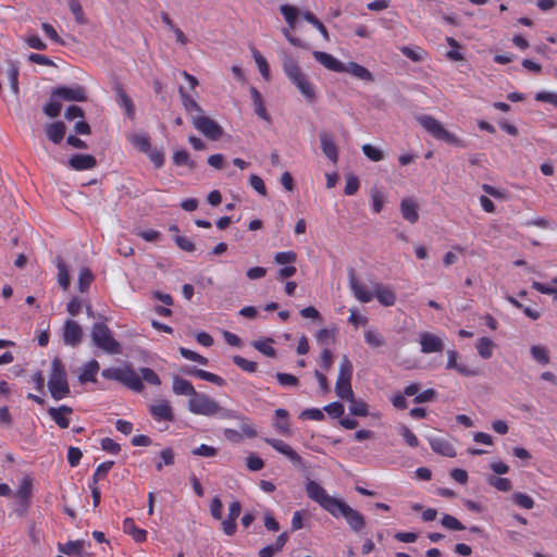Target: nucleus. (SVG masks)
<instances>
[{"instance_id": "nucleus-33", "label": "nucleus", "mask_w": 557, "mask_h": 557, "mask_svg": "<svg viewBox=\"0 0 557 557\" xmlns=\"http://www.w3.org/2000/svg\"><path fill=\"white\" fill-rule=\"evenodd\" d=\"M430 445L433 451L445 457H455L456 455L454 446L444 438H434L430 442Z\"/></svg>"}, {"instance_id": "nucleus-26", "label": "nucleus", "mask_w": 557, "mask_h": 557, "mask_svg": "<svg viewBox=\"0 0 557 557\" xmlns=\"http://www.w3.org/2000/svg\"><path fill=\"white\" fill-rule=\"evenodd\" d=\"M33 491V481L29 476H24L16 490L14 497L23 507H27Z\"/></svg>"}, {"instance_id": "nucleus-60", "label": "nucleus", "mask_w": 557, "mask_h": 557, "mask_svg": "<svg viewBox=\"0 0 557 557\" xmlns=\"http://www.w3.org/2000/svg\"><path fill=\"white\" fill-rule=\"evenodd\" d=\"M237 417H238L237 419L242 421V424H240L242 434L248 438H255L258 435V432L255 429V426L250 423L249 419L246 417H239L238 414H237Z\"/></svg>"}, {"instance_id": "nucleus-48", "label": "nucleus", "mask_w": 557, "mask_h": 557, "mask_svg": "<svg viewBox=\"0 0 557 557\" xmlns=\"http://www.w3.org/2000/svg\"><path fill=\"white\" fill-rule=\"evenodd\" d=\"M487 483L500 492H509L512 488V483L507 478L491 475L487 479Z\"/></svg>"}, {"instance_id": "nucleus-30", "label": "nucleus", "mask_w": 557, "mask_h": 557, "mask_svg": "<svg viewBox=\"0 0 557 557\" xmlns=\"http://www.w3.org/2000/svg\"><path fill=\"white\" fill-rule=\"evenodd\" d=\"M116 96V101L119 106L124 110L125 115L129 120H134L136 111L132 98L125 92L123 88H117Z\"/></svg>"}, {"instance_id": "nucleus-52", "label": "nucleus", "mask_w": 557, "mask_h": 557, "mask_svg": "<svg viewBox=\"0 0 557 557\" xmlns=\"http://www.w3.org/2000/svg\"><path fill=\"white\" fill-rule=\"evenodd\" d=\"M252 55L262 77L269 79L270 67L267 60L261 55V53L257 49L252 50Z\"/></svg>"}, {"instance_id": "nucleus-51", "label": "nucleus", "mask_w": 557, "mask_h": 557, "mask_svg": "<svg viewBox=\"0 0 557 557\" xmlns=\"http://www.w3.org/2000/svg\"><path fill=\"white\" fill-rule=\"evenodd\" d=\"M441 524L453 531H462L466 527L454 516L445 513L441 519Z\"/></svg>"}, {"instance_id": "nucleus-38", "label": "nucleus", "mask_w": 557, "mask_h": 557, "mask_svg": "<svg viewBox=\"0 0 557 557\" xmlns=\"http://www.w3.org/2000/svg\"><path fill=\"white\" fill-rule=\"evenodd\" d=\"M350 403L349 411L357 417H366L369 413L368 404L362 399H356L354 396L347 399Z\"/></svg>"}, {"instance_id": "nucleus-61", "label": "nucleus", "mask_w": 557, "mask_h": 557, "mask_svg": "<svg viewBox=\"0 0 557 557\" xmlns=\"http://www.w3.org/2000/svg\"><path fill=\"white\" fill-rule=\"evenodd\" d=\"M400 435L404 437L406 444L412 448L419 446V440L417 435L406 425H403L399 430Z\"/></svg>"}, {"instance_id": "nucleus-29", "label": "nucleus", "mask_w": 557, "mask_h": 557, "mask_svg": "<svg viewBox=\"0 0 557 557\" xmlns=\"http://www.w3.org/2000/svg\"><path fill=\"white\" fill-rule=\"evenodd\" d=\"M344 69L346 73L351 74L352 76L357 77L358 79L364 81V82H373L374 76L373 74L363 65L358 64L356 62H349L347 65L344 64Z\"/></svg>"}, {"instance_id": "nucleus-25", "label": "nucleus", "mask_w": 557, "mask_h": 557, "mask_svg": "<svg viewBox=\"0 0 557 557\" xmlns=\"http://www.w3.org/2000/svg\"><path fill=\"white\" fill-rule=\"evenodd\" d=\"M447 357H448V360H447V363H446V369L447 370H453L454 369L459 374L465 375V376H474V375L478 374L476 370H471L467 366L460 364V363L457 362V360L459 358V352L458 351H456V350H448L447 351Z\"/></svg>"}, {"instance_id": "nucleus-27", "label": "nucleus", "mask_w": 557, "mask_h": 557, "mask_svg": "<svg viewBox=\"0 0 557 557\" xmlns=\"http://www.w3.org/2000/svg\"><path fill=\"white\" fill-rule=\"evenodd\" d=\"M400 212L403 218L410 223H416L419 219L418 203L412 198L401 200Z\"/></svg>"}, {"instance_id": "nucleus-44", "label": "nucleus", "mask_w": 557, "mask_h": 557, "mask_svg": "<svg viewBox=\"0 0 557 557\" xmlns=\"http://www.w3.org/2000/svg\"><path fill=\"white\" fill-rule=\"evenodd\" d=\"M354 367L349 358L344 355L342 357L338 370L337 380H350L352 379Z\"/></svg>"}, {"instance_id": "nucleus-49", "label": "nucleus", "mask_w": 557, "mask_h": 557, "mask_svg": "<svg viewBox=\"0 0 557 557\" xmlns=\"http://www.w3.org/2000/svg\"><path fill=\"white\" fill-rule=\"evenodd\" d=\"M173 163L177 166L187 165L190 169L195 168V162L190 159L189 153L182 149L173 153Z\"/></svg>"}, {"instance_id": "nucleus-2", "label": "nucleus", "mask_w": 557, "mask_h": 557, "mask_svg": "<svg viewBox=\"0 0 557 557\" xmlns=\"http://www.w3.org/2000/svg\"><path fill=\"white\" fill-rule=\"evenodd\" d=\"M188 410L194 414L216 417L219 419H237V413L220 406L212 397L203 393H196L188 399Z\"/></svg>"}, {"instance_id": "nucleus-7", "label": "nucleus", "mask_w": 557, "mask_h": 557, "mask_svg": "<svg viewBox=\"0 0 557 557\" xmlns=\"http://www.w3.org/2000/svg\"><path fill=\"white\" fill-rule=\"evenodd\" d=\"M331 515L335 518L343 517L350 530L356 533L361 532L366 527L364 516L342 499L338 502V505L334 507V513Z\"/></svg>"}, {"instance_id": "nucleus-59", "label": "nucleus", "mask_w": 557, "mask_h": 557, "mask_svg": "<svg viewBox=\"0 0 557 557\" xmlns=\"http://www.w3.org/2000/svg\"><path fill=\"white\" fill-rule=\"evenodd\" d=\"M319 366L322 370L329 371L334 362V356L333 352L329 348H324L321 351L320 358H319Z\"/></svg>"}, {"instance_id": "nucleus-12", "label": "nucleus", "mask_w": 557, "mask_h": 557, "mask_svg": "<svg viewBox=\"0 0 557 557\" xmlns=\"http://www.w3.org/2000/svg\"><path fill=\"white\" fill-rule=\"evenodd\" d=\"M264 442L267 444H269L277 453L287 457L294 466L302 465L301 456L290 445H288L284 441L278 440V438L265 437Z\"/></svg>"}, {"instance_id": "nucleus-6", "label": "nucleus", "mask_w": 557, "mask_h": 557, "mask_svg": "<svg viewBox=\"0 0 557 557\" xmlns=\"http://www.w3.org/2000/svg\"><path fill=\"white\" fill-rule=\"evenodd\" d=\"M94 344L103 351L117 355L121 352V344L113 337L111 330L103 322H96L91 326Z\"/></svg>"}, {"instance_id": "nucleus-13", "label": "nucleus", "mask_w": 557, "mask_h": 557, "mask_svg": "<svg viewBox=\"0 0 557 557\" xmlns=\"http://www.w3.org/2000/svg\"><path fill=\"white\" fill-rule=\"evenodd\" d=\"M419 343L423 354L442 352L444 349L442 338L430 332H421L419 334Z\"/></svg>"}, {"instance_id": "nucleus-23", "label": "nucleus", "mask_w": 557, "mask_h": 557, "mask_svg": "<svg viewBox=\"0 0 557 557\" xmlns=\"http://www.w3.org/2000/svg\"><path fill=\"white\" fill-rule=\"evenodd\" d=\"M374 297L385 307L394 306L396 302V294L394 290L381 283L374 285Z\"/></svg>"}, {"instance_id": "nucleus-16", "label": "nucleus", "mask_w": 557, "mask_h": 557, "mask_svg": "<svg viewBox=\"0 0 557 557\" xmlns=\"http://www.w3.org/2000/svg\"><path fill=\"white\" fill-rule=\"evenodd\" d=\"M349 286L354 296L360 302L367 304L374 298L373 293L367 287V285L360 282L352 273L349 275Z\"/></svg>"}, {"instance_id": "nucleus-58", "label": "nucleus", "mask_w": 557, "mask_h": 557, "mask_svg": "<svg viewBox=\"0 0 557 557\" xmlns=\"http://www.w3.org/2000/svg\"><path fill=\"white\" fill-rule=\"evenodd\" d=\"M180 354L185 359L198 362V363L203 364V366L208 364V359L206 357H203V356L199 355L198 352L193 351V350H190L188 348L180 347Z\"/></svg>"}, {"instance_id": "nucleus-41", "label": "nucleus", "mask_w": 557, "mask_h": 557, "mask_svg": "<svg viewBox=\"0 0 557 557\" xmlns=\"http://www.w3.org/2000/svg\"><path fill=\"white\" fill-rule=\"evenodd\" d=\"M364 342L373 348H380L385 345L383 335L376 330H367L364 332Z\"/></svg>"}, {"instance_id": "nucleus-50", "label": "nucleus", "mask_w": 557, "mask_h": 557, "mask_svg": "<svg viewBox=\"0 0 557 557\" xmlns=\"http://www.w3.org/2000/svg\"><path fill=\"white\" fill-rule=\"evenodd\" d=\"M273 341L271 338H268L265 341H256L253 342V347L261 354H263L267 357H275V349L272 346Z\"/></svg>"}, {"instance_id": "nucleus-15", "label": "nucleus", "mask_w": 557, "mask_h": 557, "mask_svg": "<svg viewBox=\"0 0 557 557\" xmlns=\"http://www.w3.org/2000/svg\"><path fill=\"white\" fill-rule=\"evenodd\" d=\"M319 138L322 152L333 164H336L338 161V149L333 136L327 132H321Z\"/></svg>"}, {"instance_id": "nucleus-37", "label": "nucleus", "mask_w": 557, "mask_h": 557, "mask_svg": "<svg viewBox=\"0 0 557 557\" xmlns=\"http://www.w3.org/2000/svg\"><path fill=\"white\" fill-rule=\"evenodd\" d=\"M335 393L343 400H347L348 398H351L354 395V392L351 388V381L350 380H336Z\"/></svg>"}, {"instance_id": "nucleus-24", "label": "nucleus", "mask_w": 557, "mask_h": 557, "mask_svg": "<svg viewBox=\"0 0 557 557\" xmlns=\"http://www.w3.org/2000/svg\"><path fill=\"white\" fill-rule=\"evenodd\" d=\"M123 532L129 535L136 543H144L147 540V531L138 528L133 518L124 519Z\"/></svg>"}, {"instance_id": "nucleus-14", "label": "nucleus", "mask_w": 557, "mask_h": 557, "mask_svg": "<svg viewBox=\"0 0 557 557\" xmlns=\"http://www.w3.org/2000/svg\"><path fill=\"white\" fill-rule=\"evenodd\" d=\"M83 337L82 326L74 320H66L63 326V341L66 345L75 347L81 344Z\"/></svg>"}, {"instance_id": "nucleus-34", "label": "nucleus", "mask_w": 557, "mask_h": 557, "mask_svg": "<svg viewBox=\"0 0 557 557\" xmlns=\"http://www.w3.org/2000/svg\"><path fill=\"white\" fill-rule=\"evenodd\" d=\"M479 356L483 359H490L495 348L494 342L488 337H480L475 344Z\"/></svg>"}, {"instance_id": "nucleus-1", "label": "nucleus", "mask_w": 557, "mask_h": 557, "mask_svg": "<svg viewBox=\"0 0 557 557\" xmlns=\"http://www.w3.org/2000/svg\"><path fill=\"white\" fill-rule=\"evenodd\" d=\"M140 374L141 376L136 373L131 364L106 368L101 372L104 379L119 382L128 389L137 393L144 391L143 380L150 385L159 386L161 384L159 375L150 368H141Z\"/></svg>"}, {"instance_id": "nucleus-18", "label": "nucleus", "mask_w": 557, "mask_h": 557, "mask_svg": "<svg viewBox=\"0 0 557 557\" xmlns=\"http://www.w3.org/2000/svg\"><path fill=\"white\" fill-rule=\"evenodd\" d=\"M73 413V408L66 405H62L58 408L51 407L48 409L49 417L54 421V423L61 428L66 429L70 425L69 414Z\"/></svg>"}, {"instance_id": "nucleus-54", "label": "nucleus", "mask_w": 557, "mask_h": 557, "mask_svg": "<svg viewBox=\"0 0 557 557\" xmlns=\"http://www.w3.org/2000/svg\"><path fill=\"white\" fill-rule=\"evenodd\" d=\"M275 377L278 384L284 387H297L299 385L298 377L289 373L277 372Z\"/></svg>"}, {"instance_id": "nucleus-3", "label": "nucleus", "mask_w": 557, "mask_h": 557, "mask_svg": "<svg viewBox=\"0 0 557 557\" xmlns=\"http://www.w3.org/2000/svg\"><path fill=\"white\" fill-rule=\"evenodd\" d=\"M283 71L290 83L296 86L298 91L308 103H314L317 100L315 86L309 81L308 76L302 72L298 62L286 57L283 61Z\"/></svg>"}, {"instance_id": "nucleus-20", "label": "nucleus", "mask_w": 557, "mask_h": 557, "mask_svg": "<svg viewBox=\"0 0 557 557\" xmlns=\"http://www.w3.org/2000/svg\"><path fill=\"white\" fill-rule=\"evenodd\" d=\"M69 165L75 171H85L94 169L97 165V160L91 154H73L69 159Z\"/></svg>"}, {"instance_id": "nucleus-64", "label": "nucleus", "mask_w": 557, "mask_h": 557, "mask_svg": "<svg viewBox=\"0 0 557 557\" xmlns=\"http://www.w3.org/2000/svg\"><path fill=\"white\" fill-rule=\"evenodd\" d=\"M146 154L157 169L163 166L164 153L161 150L150 148L149 151L146 152Z\"/></svg>"}, {"instance_id": "nucleus-10", "label": "nucleus", "mask_w": 557, "mask_h": 557, "mask_svg": "<svg viewBox=\"0 0 557 557\" xmlns=\"http://www.w3.org/2000/svg\"><path fill=\"white\" fill-rule=\"evenodd\" d=\"M149 413L157 422H173L175 420L173 407L166 399H160L151 404L149 406Z\"/></svg>"}, {"instance_id": "nucleus-9", "label": "nucleus", "mask_w": 557, "mask_h": 557, "mask_svg": "<svg viewBox=\"0 0 557 557\" xmlns=\"http://www.w3.org/2000/svg\"><path fill=\"white\" fill-rule=\"evenodd\" d=\"M193 125L211 140H218L223 134L222 127L209 116H194Z\"/></svg>"}, {"instance_id": "nucleus-43", "label": "nucleus", "mask_w": 557, "mask_h": 557, "mask_svg": "<svg viewBox=\"0 0 557 557\" xmlns=\"http://www.w3.org/2000/svg\"><path fill=\"white\" fill-rule=\"evenodd\" d=\"M273 261L275 264L280 265L295 264L297 261V253L293 250L280 251L274 255Z\"/></svg>"}, {"instance_id": "nucleus-31", "label": "nucleus", "mask_w": 557, "mask_h": 557, "mask_svg": "<svg viewBox=\"0 0 557 557\" xmlns=\"http://www.w3.org/2000/svg\"><path fill=\"white\" fill-rule=\"evenodd\" d=\"M65 133V124L61 121L53 122L46 128V135L53 144H60L63 140Z\"/></svg>"}, {"instance_id": "nucleus-32", "label": "nucleus", "mask_w": 557, "mask_h": 557, "mask_svg": "<svg viewBox=\"0 0 557 557\" xmlns=\"http://www.w3.org/2000/svg\"><path fill=\"white\" fill-rule=\"evenodd\" d=\"M250 95H251V99H252V102H253V107H255V112L256 114L267 121V122H270L271 121V117L263 104V99H262V96L261 94L259 92V90L256 88V87H250Z\"/></svg>"}, {"instance_id": "nucleus-19", "label": "nucleus", "mask_w": 557, "mask_h": 557, "mask_svg": "<svg viewBox=\"0 0 557 557\" xmlns=\"http://www.w3.org/2000/svg\"><path fill=\"white\" fill-rule=\"evenodd\" d=\"M313 58L324 67L336 73H344V64L332 54L324 51H313Z\"/></svg>"}, {"instance_id": "nucleus-8", "label": "nucleus", "mask_w": 557, "mask_h": 557, "mask_svg": "<svg viewBox=\"0 0 557 557\" xmlns=\"http://www.w3.org/2000/svg\"><path fill=\"white\" fill-rule=\"evenodd\" d=\"M306 492L310 499L318 503L329 513H334V507L338 505L339 498L330 496L318 482L309 480L306 484Z\"/></svg>"}, {"instance_id": "nucleus-21", "label": "nucleus", "mask_w": 557, "mask_h": 557, "mask_svg": "<svg viewBox=\"0 0 557 557\" xmlns=\"http://www.w3.org/2000/svg\"><path fill=\"white\" fill-rule=\"evenodd\" d=\"M99 369H100V366L96 359L89 360L87 363H85L82 367L79 375H78V381L82 384L96 383Z\"/></svg>"}, {"instance_id": "nucleus-11", "label": "nucleus", "mask_w": 557, "mask_h": 557, "mask_svg": "<svg viewBox=\"0 0 557 557\" xmlns=\"http://www.w3.org/2000/svg\"><path fill=\"white\" fill-rule=\"evenodd\" d=\"M53 97H59L65 101H78L83 102L87 100L86 89L81 85L74 86H62L58 87L52 91Z\"/></svg>"}, {"instance_id": "nucleus-39", "label": "nucleus", "mask_w": 557, "mask_h": 557, "mask_svg": "<svg viewBox=\"0 0 557 557\" xmlns=\"http://www.w3.org/2000/svg\"><path fill=\"white\" fill-rule=\"evenodd\" d=\"M280 11L288 26L290 28H294L296 25L297 17L299 15L298 9L290 4H283L280 7Z\"/></svg>"}, {"instance_id": "nucleus-53", "label": "nucleus", "mask_w": 557, "mask_h": 557, "mask_svg": "<svg viewBox=\"0 0 557 557\" xmlns=\"http://www.w3.org/2000/svg\"><path fill=\"white\" fill-rule=\"evenodd\" d=\"M362 152L363 154L371 161L373 162H379L381 160H383L384 158V153L381 149L370 145V144H364L362 147Z\"/></svg>"}, {"instance_id": "nucleus-62", "label": "nucleus", "mask_w": 557, "mask_h": 557, "mask_svg": "<svg viewBox=\"0 0 557 557\" xmlns=\"http://www.w3.org/2000/svg\"><path fill=\"white\" fill-rule=\"evenodd\" d=\"M174 242L177 245V247L186 252H193L196 249L195 244L193 240L186 236L176 235L174 237Z\"/></svg>"}, {"instance_id": "nucleus-40", "label": "nucleus", "mask_w": 557, "mask_h": 557, "mask_svg": "<svg viewBox=\"0 0 557 557\" xmlns=\"http://www.w3.org/2000/svg\"><path fill=\"white\" fill-rule=\"evenodd\" d=\"M57 269H58V283L64 290H66L70 287L71 280H70L67 267L61 258H59V260H58Z\"/></svg>"}, {"instance_id": "nucleus-46", "label": "nucleus", "mask_w": 557, "mask_h": 557, "mask_svg": "<svg viewBox=\"0 0 557 557\" xmlns=\"http://www.w3.org/2000/svg\"><path fill=\"white\" fill-rule=\"evenodd\" d=\"M532 358L539 363L545 366L549 363L548 350L541 345H533L530 349Z\"/></svg>"}, {"instance_id": "nucleus-57", "label": "nucleus", "mask_w": 557, "mask_h": 557, "mask_svg": "<svg viewBox=\"0 0 557 557\" xmlns=\"http://www.w3.org/2000/svg\"><path fill=\"white\" fill-rule=\"evenodd\" d=\"M512 499L513 503L521 508L531 509L534 507L533 498L524 493H515Z\"/></svg>"}, {"instance_id": "nucleus-28", "label": "nucleus", "mask_w": 557, "mask_h": 557, "mask_svg": "<svg viewBox=\"0 0 557 557\" xmlns=\"http://www.w3.org/2000/svg\"><path fill=\"white\" fill-rule=\"evenodd\" d=\"M172 388L174 394L189 396V398L194 397L197 393L194 385L188 380L178 375L173 377Z\"/></svg>"}, {"instance_id": "nucleus-45", "label": "nucleus", "mask_w": 557, "mask_h": 557, "mask_svg": "<svg viewBox=\"0 0 557 557\" xmlns=\"http://www.w3.org/2000/svg\"><path fill=\"white\" fill-rule=\"evenodd\" d=\"M94 278H95L94 274L91 273V271L88 268L81 269L79 275H78V290L81 293L87 292V289L91 285Z\"/></svg>"}, {"instance_id": "nucleus-36", "label": "nucleus", "mask_w": 557, "mask_h": 557, "mask_svg": "<svg viewBox=\"0 0 557 557\" xmlns=\"http://www.w3.org/2000/svg\"><path fill=\"white\" fill-rule=\"evenodd\" d=\"M178 94L182 99V104L187 112H202V108L199 106V103L191 96H189L183 87H180Z\"/></svg>"}, {"instance_id": "nucleus-4", "label": "nucleus", "mask_w": 557, "mask_h": 557, "mask_svg": "<svg viewBox=\"0 0 557 557\" xmlns=\"http://www.w3.org/2000/svg\"><path fill=\"white\" fill-rule=\"evenodd\" d=\"M48 388L54 400H61L70 395V385L65 366L62 360L55 357L51 361V372L48 380Z\"/></svg>"}, {"instance_id": "nucleus-47", "label": "nucleus", "mask_w": 557, "mask_h": 557, "mask_svg": "<svg viewBox=\"0 0 557 557\" xmlns=\"http://www.w3.org/2000/svg\"><path fill=\"white\" fill-rule=\"evenodd\" d=\"M114 462L111 461V460H108V461H104L102 463H100L94 474H92V478H91V483H97L100 481V480H104L108 475V472L112 469Z\"/></svg>"}, {"instance_id": "nucleus-55", "label": "nucleus", "mask_w": 557, "mask_h": 557, "mask_svg": "<svg viewBox=\"0 0 557 557\" xmlns=\"http://www.w3.org/2000/svg\"><path fill=\"white\" fill-rule=\"evenodd\" d=\"M385 197L379 189L371 190V207L375 213H380L384 207Z\"/></svg>"}, {"instance_id": "nucleus-5", "label": "nucleus", "mask_w": 557, "mask_h": 557, "mask_svg": "<svg viewBox=\"0 0 557 557\" xmlns=\"http://www.w3.org/2000/svg\"><path fill=\"white\" fill-rule=\"evenodd\" d=\"M416 120L435 139L443 140L447 144L455 145L458 147H465L463 141L459 137L446 131L443 124L432 115H418Z\"/></svg>"}, {"instance_id": "nucleus-56", "label": "nucleus", "mask_w": 557, "mask_h": 557, "mask_svg": "<svg viewBox=\"0 0 557 557\" xmlns=\"http://www.w3.org/2000/svg\"><path fill=\"white\" fill-rule=\"evenodd\" d=\"M233 362L243 371L248 373H253L257 370V363L255 361H250L238 355L233 357Z\"/></svg>"}, {"instance_id": "nucleus-63", "label": "nucleus", "mask_w": 557, "mask_h": 557, "mask_svg": "<svg viewBox=\"0 0 557 557\" xmlns=\"http://www.w3.org/2000/svg\"><path fill=\"white\" fill-rule=\"evenodd\" d=\"M83 457V453L78 447L70 446L67 449V462L69 465L74 468L79 465L81 459Z\"/></svg>"}, {"instance_id": "nucleus-22", "label": "nucleus", "mask_w": 557, "mask_h": 557, "mask_svg": "<svg viewBox=\"0 0 557 557\" xmlns=\"http://www.w3.org/2000/svg\"><path fill=\"white\" fill-rule=\"evenodd\" d=\"M289 414L286 409L278 408L275 410V419L272 423L275 431L281 435H290Z\"/></svg>"}, {"instance_id": "nucleus-17", "label": "nucleus", "mask_w": 557, "mask_h": 557, "mask_svg": "<svg viewBox=\"0 0 557 557\" xmlns=\"http://www.w3.org/2000/svg\"><path fill=\"white\" fill-rule=\"evenodd\" d=\"M182 372L186 375H190V376H195V377L205 380V381L215 384L218 386H222L225 384L224 379L221 377L220 375L211 373L206 370L198 369L196 367L186 366L182 369Z\"/></svg>"}, {"instance_id": "nucleus-35", "label": "nucleus", "mask_w": 557, "mask_h": 557, "mask_svg": "<svg viewBox=\"0 0 557 557\" xmlns=\"http://www.w3.org/2000/svg\"><path fill=\"white\" fill-rule=\"evenodd\" d=\"M128 139L140 152L146 153L151 148L150 136L146 133L133 134Z\"/></svg>"}, {"instance_id": "nucleus-42", "label": "nucleus", "mask_w": 557, "mask_h": 557, "mask_svg": "<svg viewBox=\"0 0 557 557\" xmlns=\"http://www.w3.org/2000/svg\"><path fill=\"white\" fill-rule=\"evenodd\" d=\"M67 7L77 24L84 25L87 23L83 7L78 0H67Z\"/></svg>"}]
</instances>
